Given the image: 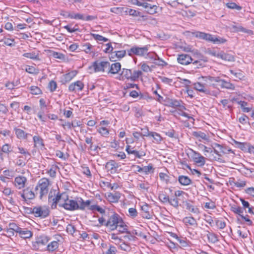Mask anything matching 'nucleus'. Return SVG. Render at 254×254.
Returning a JSON list of instances; mask_svg holds the SVG:
<instances>
[{
    "label": "nucleus",
    "mask_w": 254,
    "mask_h": 254,
    "mask_svg": "<svg viewBox=\"0 0 254 254\" xmlns=\"http://www.w3.org/2000/svg\"><path fill=\"white\" fill-rule=\"evenodd\" d=\"M52 208H56L57 205L63 207L68 211H74L80 209L83 210L91 203V201L87 200L84 201L81 197H77L75 199H69L66 192H58L56 197L53 199Z\"/></svg>",
    "instance_id": "nucleus-1"
},
{
    "label": "nucleus",
    "mask_w": 254,
    "mask_h": 254,
    "mask_svg": "<svg viewBox=\"0 0 254 254\" xmlns=\"http://www.w3.org/2000/svg\"><path fill=\"white\" fill-rule=\"evenodd\" d=\"M122 218L117 213H114L111 215L105 214L104 216L98 219L100 225L106 226L111 231L118 228V224Z\"/></svg>",
    "instance_id": "nucleus-2"
},
{
    "label": "nucleus",
    "mask_w": 254,
    "mask_h": 254,
    "mask_svg": "<svg viewBox=\"0 0 254 254\" xmlns=\"http://www.w3.org/2000/svg\"><path fill=\"white\" fill-rule=\"evenodd\" d=\"M50 185L49 181L46 178H43L39 180L37 186L35 187L36 193L40 194V198L42 199L44 196L47 195L49 192V186Z\"/></svg>",
    "instance_id": "nucleus-3"
},
{
    "label": "nucleus",
    "mask_w": 254,
    "mask_h": 254,
    "mask_svg": "<svg viewBox=\"0 0 254 254\" xmlns=\"http://www.w3.org/2000/svg\"><path fill=\"white\" fill-rule=\"evenodd\" d=\"M109 66V62L104 61H96L93 63L92 64L89 66L90 72H105V69Z\"/></svg>",
    "instance_id": "nucleus-4"
},
{
    "label": "nucleus",
    "mask_w": 254,
    "mask_h": 254,
    "mask_svg": "<svg viewBox=\"0 0 254 254\" xmlns=\"http://www.w3.org/2000/svg\"><path fill=\"white\" fill-rule=\"evenodd\" d=\"M31 210V213L37 217L45 218L50 214L49 208L46 205L35 206Z\"/></svg>",
    "instance_id": "nucleus-5"
},
{
    "label": "nucleus",
    "mask_w": 254,
    "mask_h": 254,
    "mask_svg": "<svg viewBox=\"0 0 254 254\" xmlns=\"http://www.w3.org/2000/svg\"><path fill=\"white\" fill-rule=\"evenodd\" d=\"M148 48L147 46L143 47H138L136 46L132 47L127 50V53L128 56L132 57L134 55L138 56H143L148 51Z\"/></svg>",
    "instance_id": "nucleus-6"
},
{
    "label": "nucleus",
    "mask_w": 254,
    "mask_h": 254,
    "mask_svg": "<svg viewBox=\"0 0 254 254\" xmlns=\"http://www.w3.org/2000/svg\"><path fill=\"white\" fill-rule=\"evenodd\" d=\"M235 146L243 150L250 153H254V146L252 145L250 143L241 142L236 140H234Z\"/></svg>",
    "instance_id": "nucleus-7"
},
{
    "label": "nucleus",
    "mask_w": 254,
    "mask_h": 254,
    "mask_svg": "<svg viewBox=\"0 0 254 254\" xmlns=\"http://www.w3.org/2000/svg\"><path fill=\"white\" fill-rule=\"evenodd\" d=\"M135 4L137 6L147 9V12L150 14H154L157 12L158 6L156 5H152L148 2H141L139 0H136Z\"/></svg>",
    "instance_id": "nucleus-8"
},
{
    "label": "nucleus",
    "mask_w": 254,
    "mask_h": 254,
    "mask_svg": "<svg viewBox=\"0 0 254 254\" xmlns=\"http://www.w3.org/2000/svg\"><path fill=\"white\" fill-rule=\"evenodd\" d=\"M164 102L166 106L174 108L179 107L181 111L186 110L185 106L182 105V101L181 100L167 98L164 100Z\"/></svg>",
    "instance_id": "nucleus-9"
},
{
    "label": "nucleus",
    "mask_w": 254,
    "mask_h": 254,
    "mask_svg": "<svg viewBox=\"0 0 254 254\" xmlns=\"http://www.w3.org/2000/svg\"><path fill=\"white\" fill-rule=\"evenodd\" d=\"M127 53V51H115L112 52L110 55V59L113 62H115L120 60L124 58Z\"/></svg>",
    "instance_id": "nucleus-10"
},
{
    "label": "nucleus",
    "mask_w": 254,
    "mask_h": 254,
    "mask_svg": "<svg viewBox=\"0 0 254 254\" xmlns=\"http://www.w3.org/2000/svg\"><path fill=\"white\" fill-rule=\"evenodd\" d=\"M193 60L187 54H181L178 56L177 61L182 65H188L192 63Z\"/></svg>",
    "instance_id": "nucleus-11"
},
{
    "label": "nucleus",
    "mask_w": 254,
    "mask_h": 254,
    "mask_svg": "<svg viewBox=\"0 0 254 254\" xmlns=\"http://www.w3.org/2000/svg\"><path fill=\"white\" fill-rule=\"evenodd\" d=\"M19 194L25 201L28 199H33L35 197L34 192L29 188L24 189L22 192H19Z\"/></svg>",
    "instance_id": "nucleus-12"
},
{
    "label": "nucleus",
    "mask_w": 254,
    "mask_h": 254,
    "mask_svg": "<svg viewBox=\"0 0 254 254\" xmlns=\"http://www.w3.org/2000/svg\"><path fill=\"white\" fill-rule=\"evenodd\" d=\"M84 88V84L80 80L70 84L68 87V90L71 92H77L81 91Z\"/></svg>",
    "instance_id": "nucleus-13"
},
{
    "label": "nucleus",
    "mask_w": 254,
    "mask_h": 254,
    "mask_svg": "<svg viewBox=\"0 0 254 254\" xmlns=\"http://www.w3.org/2000/svg\"><path fill=\"white\" fill-rule=\"evenodd\" d=\"M192 158L194 162L198 164L199 166H202L205 163V158L199 153L193 151Z\"/></svg>",
    "instance_id": "nucleus-14"
},
{
    "label": "nucleus",
    "mask_w": 254,
    "mask_h": 254,
    "mask_svg": "<svg viewBox=\"0 0 254 254\" xmlns=\"http://www.w3.org/2000/svg\"><path fill=\"white\" fill-rule=\"evenodd\" d=\"M27 182V179L24 176H19L14 180V185L18 189H21L25 187Z\"/></svg>",
    "instance_id": "nucleus-15"
},
{
    "label": "nucleus",
    "mask_w": 254,
    "mask_h": 254,
    "mask_svg": "<svg viewBox=\"0 0 254 254\" xmlns=\"http://www.w3.org/2000/svg\"><path fill=\"white\" fill-rule=\"evenodd\" d=\"M121 197V193L116 191L115 193L108 192L106 198L110 202L117 203Z\"/></svg>",
    "instance_id": "nucleus-16"
},
{
    "label": "nucleus",
    "mask_w": 254,
    "mask_h": 254,
    "mask_svg": "<svg viewBox=\"0 0 254 254\" xmlns=\"http://www.w3.org/2000/svg\"><path fill=\"white\" fill-rule=\"evenodd\" d=\"M108 73L115 74L119 72L121 69V64L120 63H115L111 64L109 63V66L108 67Z\"/></svg>",
    "instance_id": "nucleus-17"
},
{
    "label": "nucleus",
    "mask_w": 254,
    "mask_h": 254,
    "mask_svg": "<svg viewBox=\"0 0 254 254\" xmlns=\"http://www.w3.org/2000/svg\"><path fill=\"white\" fill-rule=\"evenodd\" d=\"M193 88L196 90L205 94H210V91L208 90L205 84L201 83L200 82H197L193 84Z\"/></svg>",
    "instance_id": "nucleus-18"
},
{
    "label": "nucleus",
    "mask_w": 254,
    "mask_h": 254,
    "mask_svg": "<svg viewBox=\"0 0 254 254\" xmlns=\"http://www.w3.org/2000/svg\"><path fill=\"white\" fill-rule=\"evenodd\" d=\"M131 70L127 68H123L121 73L120 74L119 79L125 80L128 79L131 80Z\"/></svg>",
    "instance_id": "nucleus-19"
},
{
    "label": "nucleus",
    "mask_w": 254,
    "mask_h": 254,
    "mask_svg": "<svg viewBox=\"0 0 254 254\" xmlns=\"http://www.w3.org/2000/svg\"><path fill=\"white\" fill-rule=\"evenodd\" d=\"M196 37L205 40L207 41L211 42L213 35L208 33L202 32H196L195 34Z\"/></svg>",
    "instance_id": "nucleus-20"
},
{
    "label": "nucleus",
    "mask_w": 254,
    "mask_h": 254,
    "mask_svg": "<svg viewBox=\"0 0 254 254\" xmlns=\"http://www.w3.org/2000/svg\"><path fill=\"white\" fill-rule=\"evenodd\" d=\"M185 203L186 205V208L188 211L194 214H199V209L197 206L193 205L189 201H186Z\"/></svg>",
    "instance_id": "nucleus-21"
},
{
    "label": "nucleus",
    "mask_w": 254,
    "mask_h": 254,
    "mask_svg": "<svg viewBox=\"0 0 254 254\" xmlns=\"http://www.w3.org/2000/svg\"><path fill=\"white\" fill-rule=\"evenodd\" d=\"M183 222L187 225H190L194 227L197 226V223L196 220L192 217L188 216L183 219Z\"/></svg>",
    "instance_id": "nucleus-22"
},
{
    "label": "nucleus",
    "mask_w": 254,
    "mask_h": 254,
    "mask_svg": "<svg viewBox=\"0 0 254 254\" xmlns=\"http://www.w3.org/2000/svg\"><path fill=\"white\" fill-rule=\"evenodd\" d=\"M219 58L226 61L234 62L235 61L234 57L231 54L224 53L223 51L220 52Z\"/></svg>",
    "instance_id": "nucleus-23"
},
{
    "label": "nucleus",
    "mask_w": 254,
    "mask_h": 254,
    "mask_svg": "<svg viewBox=\"0 0 254 254\" xmlns=\"http://www.w3.org/2000/svg\"><path fill=\"white\" fill-rule=\"evenodd\" d=\"M141 209L142 211L141 215L143 218L148 219L151 218V215L149 213V208L147 204L142 206Z\"/></svg>",
    "instance_id": "nucleus-24"
},
{
    "label": "nucleus",
    "mask_w": 254,
    "mask_h": 254,
    "mask_svg": "<svg viewBox=\"0 0 254 254\" xmlns=\"http://www.w3.org/2000/svg\"><path fill=\"white\" fill-rule=\"evenodd\" d=\"M126 151L128 154H133L135 157L140 158L143 155L139 154V152L133 149V147H131L130 145H127L126 148Z\"/></svg>",
    "instance_id": "nucleus-25"
},
{
    "label": "nucleus",
    "mask_w": 254,
    "mask_h": 254,
    "mask_svg": "<svg viewBox=\"0 0 254 254\" xmlns=\"http://www.w3.org/2000/svg\"><path fill=\"white\" fill-rule=\"evenodd\" d=\"M34 142V146L36 147L42 148L44 147V144L43 139L39 136H34L33 137Z\"/></svg>",
    "instance_id": "nucleus-26"
},
{
    "label": "nucleus",
    "mask_w": 254,
    "mask_h": 254,
    "mask_svg": "<svg viewBox=\"0 0 254 254\" xmlns=\"http://www.w3.org/2000/svg\"><path fill=\"white\" fill-rule=\"evenodd\" d=\"M16 137L19 139H26L29 134L26 133L24 130L20 128H14V129Z\"/></svg>",
    "instance_id": "nucleus-27"
},
{
    "label": "nucleus",
    "mask_w": 254,
    "mask_h": 254,
    "mask_svg": "<svg viewBox=\"0 0 254 254\" xmlns=\"http://www.w3.org/2000/svg\"><path fill=\"white\" fill-rule=\"evenodd\" d=\"M206 236L209 243L215 244L218 241L217 235L212 232L207 231Z\"/></svg>",
    "instance_id": "nucleus-28"
},
{
    "label": "nucleus",
    "mask_w": 254,
    "mask_h": 254,
    "mask_svg": "<svg viewBox=\"0 0 254 254\" xmlns=\"http://www.w3.org/2000/svg\"><path fill=\"white\" fill-rule=\"evenodd\" d=\"M119 167L118 164L114 160H110L106 164V168L111 171L112 172L113 171H115Z\"/></svg>",
    "instance_id": "nucleus-29"
},
{
    "label": "nucleus",
    "mask_w": 254,
    "mask_h": 254,
    "mask_svg": "<svg viewBox=\"0 0 254 254\" xmlns=\"http://www.w3.org/2000/svg\"><path fill=\"white\" fill-rule=\"evenodd\" d=\"M49 241L47 236H42L38 237L36 241V244L38 247L41 246H46Z\"/></svg>",
    "instance_id": "nucleus-30"
},
{
    "label": "nucleus",
    "mask_w": 254,
    "mask_h": 254,
    "mask_svg": "<svg viewBox=\"0 0 254 254\" xmlns=\"http://www.w3.org/2000/svg\"><path fill=\"white\" fill-rule=\"evenodd\" d=\"M219 82H221V87L223 88H226L228 89L234 90L235 86L232 83L225 81L224 79H220Z\"/></svg>",
    "instance_id": "nucleus-31"
},
{
    "label": "nucleus",
    "mask_w": 254,
    "mask_h": 254,
    "mask_svg": "<svg viewBox=\"0 0 254 254\" xmlns=\"http://www.w3.org/2000/svg\"><path fill=\"white\" fill-rule=\"evenodd\" d=\"M59 246V244L57 241H52L47 246V250L49 252H53L58 248Z\"/></svg>",
    "instance_id": "nucleus-32"
},
{
    "label": "nucleus",
    "mask_w": 254,
    "mask_h": 254,
    "mask_svg": "<svg viewBox=\"0 0 254 254\" xmlns=\"http://www.w3.org/2000/svg\"><path fill=\"white\" fill-rule=\"evenodd\" d=\"M19 235L23 239H28L32 237L33 233L31 231L28 230L26 229H22L21 231H19Z\"/></svg>",
    "instance_id": "nucleus-33"
},
{
    "label": "nucleus",
    "mask_w": 254,
    "mask_h": 254,
    "mask_svg": "<svg viewBox=\"0 0 254 254\" xmlns=\"http://www.w3.org/2000/svg\"><path fill=\"white\" fill-rule=\"evenodd\" d=\"M118 231L121 233L127 232V226L122 219L118 224Z\"/></svg>",
    "instance_id": "nucleus-34"
},
{
    "label": "nucleus",
    "mask_w": 254,
    "mask_h": 254,
    "mask_svg": "<svg viewBox=\"0 0 254 254\" xmlns=\"http://www.w3.org/2000/svg\"><path fill=\"white\" fill-rule=\"evenodd\" d=\"M178 180L180 183L184 186L189 185L191 182V180L188 177L186 176H180L179 177Z\"/></svg>",
    "instance_id": "nucleus-35"
},
{
    "label": "nucleus",
    "mask_w": 254,
    "mask_h": 254,
    "mask_svg": "<svg viewBox=\"0 0 254 254\" xmlns=\"http://www.w3.org/2000/svg\"><path fill=\"white\" fill-rule=\"evenodd\" d=\"M23 56L32 60H39V54L35 52H32L30 53H26L23 54Z\"/></svg>",
    "instance_id": "nucleus-36"
},
{
    "label": "nucleus",
    "mask_w": 254,
    "mask_h": 254,
    "mask_svg": "<svg viewBox=\"0 0 254 254\" xmlns=\"http://www.w3.org/2000/svg\"><path fill=\"white\" fill-rule=\"evenodd\" d=\"M77 71L72 70L64 75V79L66 82L70 81L74 77L76 76Z\"/></svg>",
    "instance_id": "nucleus-37"
},
{
    "label": "nucleus",
    "mask_w": 254,
    "mask_h": 254,
    "mask_svg": "<svg viewBox=\"0 0 254 254\" xmlns=\"http://www.w3.org/2000/svg\"><path fill=\"white\" fill-rule=\"evenodd\" d=\"M141 75H142V71L140 70H134L133 71H131V81H135Z\"/></svg>",
    "instance_id": "nucleus-38"
},
{
    "label": "nucleus",
    "mask_w": 254,
    "mask_h": 254,
    "mask_svg": "<svg viewBox=\"0 0 254 254\" xmlns=\"http://www.w3.org/2000/svg\"><path fill=\"white\" fill-rule=\"evenodd\" d=\"M202 78L205 81H209L211 82H219L220 81V78L219 77H213L211 76H202Z\"/></svg>",
    "instance_id": "nucleus-39"
},
{
    "label": "nucleus",
    "mask_w": 254,
    "mask_h": 254,
    "mask_svg": "<svg viewBox=\"0 0 254 254\" xmlns=\"http://www.w3.org/2000/svg\"><path fill=\"white\" fill-rule=\"evenodd\" d=\"M192 134L196 138H200L204 140L208 139L206 134L201 131H194Z\"/></svg>",
    "instance_id": "nucleus-40"
},
{
    "label": "nucleus",
    "mask_w": 254,
    "mask_h": 254,
    "mask_svg": "<svg viewBox=\"0 0 254 254\" xmlns=\"http://www.w3.org/2000/svg\"><path fill=\"white\" fill-rule=\"evenodd\" d=\"M58 167L56 165H52L49 170L48 171L47 173L52 178H55L56 176V171Z\"/></svg>",
    "instance_id": "nucleus-41"
},
{
    "label": "nucleus",
    "mask_w": 254,
    "mask_h": 254,
    "mask_svg": "<svg viewBox=\"0 0 254 254\" xmlns=\"http://www.w3.org/2000/svg\"><path fill=\"white\" fill-rule=\"evenodd\" d=\"M158 197L159 200L164 203H168L169 201V196L163 192L160 193Z\"/></svg>",
    "instance_id": "nucleus-42"
},
{
    "label": "nucleus",
    "mask_w": 254,
    "mask_h": 254,
    "mask_svg": "<svg viewBox=\"0 0 254 254\" xmlns=\"http://www.w3.org/2000/svg\"><path fill=\"white\" fill-rule=\"evenodd\" d=\"M1 150L2 153H5L6 154H9L12 151V148L9 144L5 143L3 145H2L1 147Z\"/></svg>",
    "instance_id": "nucleus-43"
},
{
    "label": "nucleus",
    "mask_w": 254,
    "mask_h": 254,
    "mask_svg": "<svg viewBox=\"0 0 254 254\" xmlns=\"http://www.w3.org/2000/svg\"><path fill=\"white\" fill-rule=\"evenodd\" d=\"M231 209L235 213L238 214L240 216L242 215L241 214H242L244 212L242 208L237 205L232 206L231 208Z\"/></svg>",
    "instance_id": "nucleus-44"
},
{
    "label": "nucleus",
    "mask_w": 254,
    "mask_h": 254,
    "mask_svg": "<svg viewBox=\"0 0 254 254\" xmlns=\"http://www.w3.org/2000/svg\"><path fill=\"white\" fill-rule=\"evenodd\" d=\"M213 148H214V151H213L214 153H215L218 156H214L212 159L213 160L217 161L219 162H223L224 161H223L222 158H221V157H220L221 156V154L219 152V151L218 150H217V149H216V148L214 147V146H213Z\"/></svg>",
    "instance_id": "nucleus-45"
},
{
    "label": "nucleus",
    "mask_w": 254,
    "mask_h": 254,
    "mask_svg": "<svg viewBox=\"0 0 254 254\" xmlns=\"http://www.w3.org/2000/svg\"><path fill=\"white\" fill-rule=\"evenodd\" d=\"M91 35L94 38V39H95L97 41H104L107 42L108 41V39L104 37L102 35L94 34V33H91Z\"/></svg>",
    "instance_id": "nucleus-46"
},
{
    "label": "nucleus",
    "mask_w": 254,
    "mask_h": 254,
    "mask_svg": "<svg viewBox=\"0 0 254 254\" xmlns=\"http://www.w3.org/2000/svg\"><path fill=\"white\" fill-rule=\"evenodd\" d=\"M153 137L154 139L157 143H159L162 140L161 135L156 132H151L150 136Z\"/></svg>",
    "instance_id": "nucleus-47"
},
{
    "label": "nucleus",
    "mask_w": 254,
    "mask_h": 254,
    "mask_svg": "<svg viewBox=\"0 0 254 254\" xmlns=\"http://www.w3.org/2000/svg\"><path fill=\"white\" fill-rule=\"evenodd\" d=\"M138 187H139L140 190L148 191L149 188V185L147 182H142L138 184Z\"/></svg>",
    "instance_id": "nucleus-48"
},
{
    "label": "nucleus",
    "mask_w": 254,
    "mask_h": 254,
    "mask_svg": "<svg viewBox=\"0 0 254 254\" xmlns=\"http://www.w3.org/2000/svg\"><path fill=\"white\" fill-rule=\"evenodd\" d=\"M211 42L215 44H221L225 43L226 42V40L222 38L214 37L213 36Z\"/></svg>",
    "instance_id": "nucleus-49"
},
{
    "label": "nucleus",
    "mask_w": 254,
    "mask_h": 254,
    "mask_svg": "<svg viewBox=\"0 0 254 254\" xmlns=\"http://www.w3.org/2000/svg\"><path fill=\"white\" fill-rule=\"evenodd\" d=\"M18 149L20 153L23 154L25 156V158L27 157L28 158H30L31 154L26 149L21 147H18Z\"/></svg>",
    "instance_id": "nucleus-50"
},
{
    "label": "nucleus",
    "mask_w": 254,
    "mask_h": 254,
    "mask_svg": "<svg viewBox=\"0 0 254 254\" xmlns=\"http://www.w3.org/2000/svg\"><path fill=\"white\" fill-rule=\"evenodd\" d=\"M82 172L87 176L88 178H90L92 176L91 172L89 170V167L85 166H82Z\"/></svg>",
    "instance_id": "nucleus-51"
},
{
    "label": "nucleus",
    "mask_w": 254,
    "mask_h": 254,
    "mask_svg": "<svg viewBox=\"0 0 254 254\" xmlns=\"http://www.w3.org/2000/svg\"><path fill=\"white\" fill-rule=\"evenodd\" d=\"M226 5L228 8H231V9H236L239 10H241L242 9L241 6L237 5L235 2H228L226 4Z\"/></svg>",
    "instance_id": "nucleus-52"
},
{
    "label": "nucleus",
    "mask_w": 254,
    "mask_h": 254,
    "mask_svg": "<svg viewBox=\"0 0 254 254\" xmlns=\"http://www.w3.org/2000/svg\"><path fill=\"white\" fill-rule=\"evenodd\" d=\"M31 93L34 95H39L41 93V89L37 86H32L30 87Z\"/></svg>",
    "instance_id": "nucleus-53"
},
{
    "label": "nucleus",
    "mask_w": 254,
    "mask_h": 254,
    "mask_svg": "<svg viewBox=\"0 0 254 254\" xmlns=\"http://www.w3.org/2000/svg\"><path fill=\"white\" fill-rule=\"evenodd\" d=\"M142 172L145 173V174H148L150 172H153V168L151 165H149L146 166H144L142 168Z\"/></svg>",
    "instance_id": "nucleus-54"
},
{
    "label": "nucleus",
    "mask_w": 254,
    "mask_h": 254,
    "mask_svg": "<svg viewBox=\"0 0 254 254\" xmlns=\"http://www.w3.org/2000/svg\"><path fill=\"white\" fill-rule=\"evenodd\" d=\"M128 216L132 218H135L137 215V211L135 208H130L128 209Z\"/></svg>",
    "instance_id": "nucleus-55"
},
{
    "label": "nucleus",
    "mask_w": 254,
    "mask_h": 254,
    "mask_svg": "<svg viewBox=\"0 0 254 254\" xmlns=\"http://www.w3.org/2000/svg\"><path fill=\"white\" fill-rule=\"evenodd\" d=\"M155 56L158 58L157 59H156V58H155L154 59L155 62H154V63L155 64L161 66L167 65V63L164 61H163L162 59H160L157 55H156Z\"/></svg>",
    "instance_id": "nucleus-56"
},
{
    "label": "nucleus",
    "mask_w": 254,
    "mask_h": 254,
    "mask_svg": "<svg viewBox=\"0 0 254 254\" xmlns=\"http://www.w3.org/2000/svg\"><path fill=\"white\" fill-rule=\"evenodd\" d=\"M48 87L51 92H54L57 88V83L54 80H51L49 83Z\"/></svg>",
    "instance_id": "nucleus-57"
},
{
    "label": "nucleus",
    "mask_w": 254,
    "mask_h": 254,
    "mask_svg": "<svg viewBox=\"0 0 254 254\" xmlns=\"http://www.w3.org/2000/svg\"><path fill=\"white\" fill-rule=\"evenodd\" d=\"M3 43L5 45L11 47L15 45L14 40L13 39L5 38L3 40Z\"/></svg>",
    "instance_id": "nucleus-58"
},
{
    "label": "nucleus",
    "mask_w": 254,
    "mask_h": 254,
    "mask_svg": "<svg viewBox=\"0 0 254 254\" xmlns=\"http://www.w3.org/2000/svg\"><path fill=\"white\" fill-rule=\"evenodd\" d=\"M82 50L86 53H90L92 48V46L90 43H86L82 46Z\"/></svg>",
    "instance_id": "nucleus-59"
},
{
    "label": "nucleus",
    "mask_w": 254,
    "mask_h": 254,
    "mask_svg": "<svg viewBox=\"0 0 254 254\" xmlns=\"http://www.w3.org/2000/svg\"><path fill=\"white\" fill-rule=\"evenodd\" d=\"M206 53L209 55H211L213 57H217L218 58H219V55H220V52L218 53L216 52V51L214 50H211L208 49Z\"/></svg>",
    "instance_id": "nucleus-60"
},
{
    "label": "nucleus",
    "mask_w": 254,
    "mask_h": 254,
    "mask_svg": "<svg viewBox=\"0 0 254 254\" xmlns=\"http://www.w3.org/2000/svg\"><path fill=\"white\" fill-rule=\"evenodd\" d=\"M168 203L176 208H177L179 206V201L177 198H169V201Z\"/></svg>",
    "instance_id": "nucleus-61"
},
{
    "label": "nucleus",
    "mask_w": 254,
    "mask_h": 254,
    "mask_svg": "<svg viewBox=\"0 0 254 254\" xmlns=\"http://www.w3.org/2000/svg\"><path fill=\"white\" fill-rule=\"evenodd\" d=\"M97 130L102 135H107L109 133L108 129L105 127H99Z\"/></svg>",
    "instance_id": "nucleus-62"
},
{
    "label": "nucleus",
    "mask_w": 254,
    "mask_h": 254,
    "mask_svg": "<svg viewBox=\"0 0 254 254\" xmlns=\"http://www.w3.org/2000/svg\"><path fill=\"white\" fill-rule=\"evenodd\" d=\"M117 252V250L115 247L110 246L108 251L104 253L103 254H116Z\"/></svg>",
    "instance_id": "nucleus-63"
},
{
    "label": "nucleus",
    "mask_w": 254,
    "mask_h": 254,
    "mask_svg": "<svg viewBox=\"0 0 254 254\" xmlns=\"http://www.w3.org/2000/svg\"><path fill=\"white\" fill-rule=\"evenodd\" d=\"M141 68L143 71L145 72L151 71V68L145 63L141 64Z\"/></svg>",
    "instance_id": "nucleus-64"
}]
</instances>
